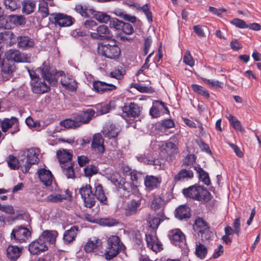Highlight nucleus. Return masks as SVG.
Listing matches in <instances>:
<instances>
[{"label": "nucleus", "mask_w": 261, "mask_h": 261, "mask_svg": "<svg viewBox=\"0 0 261 261\" xmlns=\"http://www.w3.org/2000/svg\"><path fill=\"white\" fill-rule=\"evenodd\" d=\"M57 156L64 174L67 178H73L74 171V164L71 161L72 154L66 150L63 149L57 151Z\"/></svg>", "instance_id": "nucleus-1"}, {"label": "nucleus", "mask_w": 261, "mask_h": 261, "mask_svg": "<svg viewBox=\"0 0 261 261\" xmlns=\"http://www.w3.org/2000/svg\"><path fill=\"white\" fill-rule=\"evenodd\" d=\"M185 196L198 201L207 202L211 199L210 193L204 188L200 186H192L182 190Z\"/></svg>", "instance_id": "nucleus-2"}, {"label": "nucleus", "mask_w": 261, "mask_h": 261, "mask_svg": "<svg viewBox=\"0 0 261 261\" xmlns=\"http://www.w3.org/2000/svg\"><path fill=\"white\" fill-rule=\"evenodd\" d=\"M39 153L40 149L38 148H31L23 152L21 154V162L24 163V169H22L23 172L27 173L32 165L39 163Z\"/></svg>", "instance_id": "nucleus-3"}, {"label": "nucleus", "mask_w": 261, "mask_h": 261, "mask_svg": "<svg viewBox=\"0 0 261 261\" xmlns=\"http://www.w3.org/2000/svg\"><path fill=\"white\" fill-rule=\"evenodd\" d=\"M97 51L99 55L113 60L118 59L121 54L120 48L116 44H99L97 47Z\"/></svg>", "instance_id": "nucleus-4"}, {"label": "nucleus", "mask_w": 261, "mask_h": 261, "mask_svg": "<svg viewBox=\"0 0 261 261\" xmlns=\"http://www.w3.org/2000/svg\"><path fill=\"white\" fill-rule=\"evenodd\" d=\"M123 246L120 243L119 238L116 236H111L108 240V246L105 253L106 258L108 260L113 259L118 253Z\"/></svg>", "instance_id": "nucleus-5"}, {"label": "nucleus", "mask_w": 261, "mask_h": 261, "mask_svg": "<svg viewBox=\"0 0 261 261\" xmlns=\"http://www.w3.org/2000/svg\"><path fill=\"white\" fill-rule=\"evenodd\" d=\"M31 232L27 227L22 226L14 228L11 233V239L15 243H24L31 237Z\"/></svg>", "instance_id": "nucleus-6"}, {"label": "nucleus", "mask_w": 261, "mask_h": 261, "mask_svg": "<svg viewBox=\"0 0 261 261\" xmlns=\"http://www.w3.org/2000/svg\"><path fill=\"white\" fill-rule=\"evenodd\" d=\"M79 193L84 201V205L86 207L91 208L95 205L96 198L90 185L86 184L82 186L79 190Z\"/></svg>", "instance_id": "nucleus-7"}, {"label": "nucleus", "mask_w": 261, "mask_h": 261, "mask_svg": "<svg viewBox=\"0 0 261 261\" xmlns=\"http://www.w3.org/2000/svg\"><path fill=\"white\" fill-rule=\"evenodd\" d=\"M41 75L44 80H45L50 85H56L57 82V75L59 74L62 76L64 72L61 71L58 72L56 70L50 67L49 65L44 63L40 67Z\"/></svg>", "instance_id": "nucleus-8"}, {"label": "nucleus", "mask_w": 261, "mask_h": 261, "mask_svg": "<svg viewBox=\"0 0 261 261\" xmlns=\"http://www.w3.org/2000/svg\"><path fill=\"white\" fill-rule=\"evenodd\" d=\"M193 229L198 234H201L202 240H207L212 236V232L210 230L207 223L202 218H198L196 219Z\"/></svg>", "instance_id": "nucleus-9"}, {"label": "nucleus", "mask_w": 261, "mask_h": 261, "mask_svg": "<svg viewBox=\"0 0 261 261\" xmlns=\"http://www.w3.org/2000/svg\"><path fill=\"white\" fill-rule=\"evenodd\" d=\"M50 20L60 27L71 25L74 21V19L71 16L63 13L53 14L50 16Z\"/></svg>", "instance_id": "nucleus-10"}, {"label": "nucleus", "mask_w": 261, "mask_h": 261, "mask_svg": "<svg viewBox=\"0 0 261 261\" xmlns=\"http://www.w3.org/2000/svg\"><path fill=\"white\" fill-rule=\"evenodd\" d=\"M109 179L115 186L129 193L132 185L126 182L125 178L122 177L118 173L115 172L111 174Z\"/></svg>", "instance_id": "nucleus-11"}, {"label": "nucleus", "mask_w": 261, "mask_h": 261, "mask_svg": "<svg viewBox=\"0 0 261 261\" xmlns=\"http://www.w3.org/2000/svg\"><path fill=\"white\" fill-rule=\"evenodd\" d=\"M0 66L4 80L7 81L10 79L15 69L13 62L7 58L6 60L4 59L2 61L0 59Z\"/></svg>", "instance_id": "nucleus-12"}, {"label": "nucleus", "mask_w": 261, "mask_h": 261, "mask_svg": "<svg viewBox=\"0 0 261 261\" xmlns=\"http://www.w3.org/2000/svg\"><path fill=\"white\" fill-rule=\"evenodd\" d=\"M94 114L95 111L92 109H89L73 115L76 121V123L79 124V127L82 124L88 123L92 119Z\"/></svg>", "instance_id": "nucleus-13"}, {"label": "nucleus", "mask_w": 261, "mask_h": 261, "mask_svg": "<svg viewBox=\"0 0 261 261\" xmlns=\"http://www.w3.org/2000/svg\"><path fill=\"white\" fill-rule=\"evenodd\" d=\"M5 56L7 59L16 62H29L30 58L27 55L20 53L19 50L10 49L7 51Z\"/></svg>", "instance_id": "nucleus-14"}, {"label": "nucleus", "mask_w": 261, "mask_h": 261, "mask_svg": "<svg viewBox=\"0 0 261 261\" xmlns=\"http://www.w3.org/2000/svg\"><path fill=\"white\" fill-rule=\"evenodd\" d=\"M48 250V246L39 238L32 242L29 245V250L33 255H38Z\"/></svg>", "instance_id": "nucleus-15"}, {"label": "nucleus", "mask_w": 261, "mask_h": 261, "mask_svg": "<svg viewBox=\"0 0 261 261\" xmlns=\"http://www.w3.org/2000/svg\"><path fill=\"white\" fill-rule=\"evenodd\" d=\"M168 236L171 242L176 246L182 247L185 244V236L179 229L171 230L169 231Z\"/></svg>", "instance_id": "nucleus-16"}, {"label": "nucleus", "mask_w": 261, "mask_h": 261, "mask_svg": "<svg viewBox=\"0 0 261 261\" xmlns=\"http://www.w3.org/2000/svg\"><path fill=\"white\" fill-rule=\"evenodd\" d=\"M31 88L33 92L37 94H41L48 92L50 86L44 81H42L39 78L37 80L31 82Z\"/></svg>", "instance_id": "nucleus-17"}, {"label": "nucleus", "mask_w": 261, "mask_h": 261, "mask_svg": "<svg viewBox=\"0 0 261 261\" xmlns=\"http://www.w3.org/2000/svg\"><path fill=\"white\" fill-rule=\"evenodd\" d=\"M103 143L104 141L101 135L99 134H95L93 137L91 148L99 154H102L105 150Z\"/></svg>", "instance_id": "nucleus-18"}, {"label": "nucleus", "mask_w": 261, "mask_h": 261, "mask_svg": "<svg viewBox=\"0 0 261 261\" xmlns=\"http://www.w3.org/2000/svg\"><path fill=\"white\" fill-rule=\"evenodd\" d=\"M93 87L95 91L101 94L115 90L117 88L116 86L113 84L99 81L94 82Z\"/></svg>", "instance_id": "nucleus-19"}, {"label": "nucleus", "mask_w": 261, "mask_h": 261, "mask_svg": "<svg viewBox=\"0 0 261 261\" xmlns=\"http://www.w3.org/2000/svg\"><path fill=\"white\" fill-rule=\"evenodd\" d=\"M122 111L127 116L135 118L140 115L141 108L134 102H130L128 105H124Z\"/></svg>", "instance_id": "nucleus-20"}, {"label": "nucleus", "mask_w": 261, "mask_h": 261, "mask_svg": "<svg viewBox=\"0 0 261 261\" xmlns=\"http://www.w3.org/2000/svg\"><path fill=\"white\" fill-rule=\"evenodd\" d=\"M146 241L148 247L154 252H158L163 249L162 244L155 235L146 234Z\"/></svg>", "instance_id": "nucleus-21"}, {"label": "nucleus", "mask_w": 261, "mask_h": 261, "mask_svg": "<svg viewBox=\"0 0 261 261\" xmlns=\"http://www.w3.org/2000/svg\"><path fill=\"white\" fill-rule=\"evenodd\" d=\"M58 234V232L56 230H45L41 233L39 238L47 245V244H55Z\"/></svg>", "instance_id": "nucleus-22"}, {"label": "nucleus", "mask_w": 261, "mask_h": 261, "mask_svg": "<svg viewBox=\"0 0 261 261\" xmlns=\"http://www.w3.org/2000/svg\"><path fill=\"white\" fill-rule=\"evenodd\" d=\"M161 181V177L153 175H146L144 179V184L146 188L149 191L159 187Z\"/></svg>", "instance_id": "nucleus-23"}, {"label": "nucleus", "mask_w": 261, "mask_h": 261, "mask_svg": "<svg viewBox=\"0 0 261 261\" xmlns=\"http://www.w3.org/2000/svg\"><path fill=\"white\" fill-rule=\"evenodd\" d=\"M141 199H133L129 201L124 209V215L129 216L136 214L141 205Z\"/></svg>", "instance_id": "nucleus-24"}, {"label": "nucleus", "mask_w": 261, "mask_h": 261, "mask_svg": "<svg viewBox=\"0 0 261 261\" xmlns=\"http://www.w3.org/2000/svg\"><path fill=\"white\" fill-rule=\"evenodd\" d=\"M95 189V197L100 202L101 204L108 205V200L105 193L103 187L101 184L97 182L94 185Z\"/></svg>", "instance_id": "nucleus-25"}, {"label": "nucleus", "mask_w": 261, "mask_h": 261, "mask_svg": "<svg viewBox=\"0 0 261 261\" xmlns=\"http://www.w3.org/2000/svg\"><path fill=\"white\" fill-rule=\"evenodd\" d=\"M17 41L18 47L23 50L32 48L35 44L33 39L28 36H18Z\"/></svg>", "instance_id": "nucleus-26"}, {"label": "nucleus", "mask_w": 261, "mask_h": 261, "mask_svg": "<svg viewBox=\"0 0 261 261\" xmlns=\"http://www.w3.org/2000/svg\"><path fill=\"white\" fill-rule=\"evenodd\" d=\"M38 174L40 181L46 187L49 186L53 182V177L49 170L44 168L40 169L38 171Z\"/></svg>", "instance_id": "nucleus-27"}, {"label": "nucleus", "mask_w": 261, "mask_h": 261, "mask_svg": "<svg viewBox=\"0 0 261 261\" xmlns=\"http://www.w3.org/2000/svg\"><path fill=\"white\" fill-rule=\"evenodd\" d=\"M102 245L100 240L95 237L90 238L85 245L84 249L87 253L95 252L99 249Z\"/></svg>", "instance_id": "nucleus-28"}, {"label": "nucleus", "mask_w": 261, "mask_h": 261, "mask_svg": "<svg viewBox=\"0 0 261 261\" xmlns=\"http://www.w3.org/2000/svg\"><path fill=\"white\" fill-rule=\"evenodd\" d=\"M96 33H91L90 36L94 39H99L102 38H110V30L108 27L104 24L99 25L96 28Z\"/></svg>", "instance_id": "nucleus-29"}, {"label": "nucleus", "mask_w": 261, "mask_h": 261, "mask_svg": "<svg viewBox=\"0 0 261 261\" xmlns=\"http://www.w3.org/2000/svg\"><path fill=\"white\" fill-rule=\"evenodd\" d=\"M22 250V247L9 245L7 249V256L9 259L15 261L20 257Z\"/></svg>", "instance_id": "nucleus-30"}, {"label": "nucleus", "mask_w": 261, "mask_h": 261, "mask_svg": "<svg viewBox=\"0 0 261 261\" xmlns=\"http://www.w3.org/2000/svg\"><path fill=\"white\" fill-rule=\"evenodd\" d=\"M138 160L148 165H152L155 168L160 170L165 168V164L160 159H148L145 154L137 156Z\"/></svg>", "instance_id": "nucleus-31"}, {"label": "nucleus", "mask_w": 261, "mask_h": 261, "mask_svg": "<svg viewBox=\"0 0 261 261\" xmlns=\"http://www.w3.org/2000/svg\"><path fill=\"white\" fill-rule=\"evenodd\" d=\"M75 10L85 17H90L93 14V9L86 5L77 4L75 6Z\"/></svg>", "instance_id": "nucleus-32"}, {"label": "nucleus", "mask_w": 261, "mask_h": 261, "mask_svg": "<svg viewBox=\"0 0 261 261\" xmlns=\"http://www.w3.org/2000/svg\"><path fill=\"white\" fill-rule=\"evenodd\" d=\"M61 84L63 87L71 91L76 89V82L71 76H64L61 80Z\"/></svg>", "instance_id": "nucleus-33"}, {"label": "nucleus", "mask_w": 261, "mask_h": 261, "mask_svg": "<svg viewBox=\"0 0 261 261\" xmlns=\"http://www.w3.org/2000/svg\"><path fill=\"white\" fill-rule=\"evenodd\" d=\"M79 231L77 226L71 227L69 230H66L63 235V240L66 243H70L75 240Z\"/></svg>", "instance_id": "nucleus-34"}, {"label": "nucleus", "mask_w": 261, "mask_h": 261, "mask_svg": "<svg viewBox=\"0 0 261 261\" xmlns=\"http://www.w3.org/2000/svg\"><path fill=\"white\" fill-rule=\"evenodd\" d=\"M190 215V208L185 205L179 206L175 210V216L179 220L189 218Z\"/></svg>", "instance_id": "nucleus-35"}, {"label": "nucleus", "mask_w": 261, "mask_h": 261, "mask_svg": "<svg viewBox=\"0 0 261 261\" xmlns=\"http://www.w3.org/2000/svg\"><path fill=\"white\" fill-rule=\"evenodd\" d=\"M119 132V129L117 128L114 124H108L104 128L102 132L106 137L110 139L116 138Z\"/></svg>", "instance_id": "nucleus-36"}, {"label": "nucleus", "mask_w": 261, "mask_h": 261, "mask_svg": "<svg viewBox=\"0 0 261 261\" xmlns=\"http://www.w3.org/2000/svg\"><path fill=\"white\" fill-rule=\"evenodd\" d=\"M194 174L191 170H187L182 169L180 170L179 172L175 175L174 177V181L177 182L185 179H191L193 177Z\"/></svg>", "instance_id": "nucleus-37"}, {"label": "nucleus", "mask_w": 261, "mask_h": 261, "mask_svg": "<svg viewBox=\"0 0 261 261\" xmlns=\"http://www.w3.org/2000/svg\"><path fill=\"white\" fill-rule=\"evenodd\" d=\"M21 160L22 155L19 160L16 157L10 155L8 160V164L12 169H17L19 166L22 167V169H24V163L23 162H21Z\"/></svg>", "instance_id": "nucleus-38"}, {"label": "nucleus", "mask_w": 261, "mask_h": 261, "mask_svg": "<svg viewBox=\"0 0 261 261\" xmlns=\"http://www.w3.org/2000/svg\"><path fill=\"white\" fill-rule=\"evenodd\" d=\"M194 169L198 174L200 180L202 181L205 185L209 186L211 184V180L208 174L199 166H195Z\"/></svg>", "instance_id": "nucleus-39"}, {"label": "nucleus", "mask_w": 261, "mask_h": 261, "mask_svg": "<svg viewBox=\"0 0 261 261\" xmlns=\"http://www.w3.org/2000/svg\"><path fill=\"white\" fill-rule=\"evenodd\" d=\"M114 14L116 16L132 23H135L136 21V17L135 16L126 14L123 10L120 9H115L114 11Z\"/></svg>", "instance_id": "nucleus-40"}, {"label": "nucleus", "mask_w": 261, "mask_h": 261, "mask_svg": "<svg viewBox=\"0 0 261 261\" xmlns=\"http://www.w3.org/2000/svg\"><path fill=\"white\" fill-rule=\"evenodd\" d=\"M161 147L162 149L165 150L166 152L170 155L176 153L177 152L176 146L174 143L171 142L163 143Z\"/></svg>", "instance_id": "nucleus-41"}, {"label": "nucleus", "mask_w": 261, "mask_h": 261, "mask_svg": "<svg viewBox=\"0 0 261 261\" xmlns=\"http://www.w3.org/2000/svg\"><path fill=\"white\" fill-rule=\"evenodd\" d=\"M92 16H94L97 21L101 23H107L110 22L111 18V16L107 13L102 12H97L94 10H93V14H92Z\"/></svg>", "instance_id": "nucleus-42"}, {"label": "nucleus", "mask_w": 261, "mask_h": 261, "mask_svg": "<svg viewBox=\"0 0 261 261\" xmlns=\"http://www.w3.org/2000/svg\"><path fill=\"white\" fill-rule=\"evenodd\" d=\"M17 119L15 117L11 119H5L3 122H0L3 132H6L8 129L15 124H17Z\"/></svg>", "instance_id": "nucleus-43"}, {"label": "nucleus", "mask_w": 261, "mask_h": 261, "mask_svg": "<svg viewBox=\"0 0 261 261\" xmlns=\"http://www.w3.org/2000/svg\"><path fill=\"white\" fill-rule=\"evenodd\" d=\"M35 6L36 4L33 1H24L22 4V12L27 14H30L34 11Z\"/></svg>", "instance_id": "nucleus-44"}, {"label": "nucleus", "mask_w": 261, "mask_h": 261, "mask_svg": "<svg viewBox=\"0 0 261 261\" xmlns=\"http://www.w3.org/2000/svg\"><path fill=\"white\" fill-rule=\"evenodd\" d=\"M3 4L7 10L14 11L20 8V4L18 0H3Z\"/></svg>", "instance_id": "nucleus-45"}, {"label": "nucleus", "mask_w": 261, "mask_h": 261, "mask_svg": "<svg viewBox=\"0 0 261 261\" xmlns=\"http://www.w3.org/2000/svg\"><path fill=\"white\" fill-rule=\"evenodd\" d=\"M164 203V201L159 196H154L151 202V208L156 211L161 208Z\"/></svg>", "instance_id": "nucleus-46"}, {"label": "nucleus", "mask_w": 261, "mask_h": 261, "mask_svg": "<svg viewBox=\"0 0 261 261\" xmlns=\"http://www.w3.org/2000/svg\"><path fill=\"white\" fill-rule=\"evenodd\" d=\"M9 20L11 23L17 26L23 25L25 23V18L21 15H10Z\"/></svg>", "instance_id": "nucleus-47"}, {"label": "nucleus", "mask_w": 261, "mask_h": 261, "mask_svg": "<svg viewBox=\"0 0 261 261\" xmlns=\"http://www.w3.org/2000/svg\"><path fill=\"white\" fill-rule=\"evenodd\" d=\"M191 87L195 92L197 93L206 98L210 97L208 91L204 87L197 84L192 85Z\"/></svg>", "instance_id": "nucleus-48"}, {"label": "nucleus", "mask_w": 261, "mask_h": 261, "mask_svg": "<svg viewBox=\"0 0 261 261\" xmlns=\"http://www.w3.org/2000/svg\"><path fill=\"white\" fill-rule=\"evenodd\" d=\"M229 123L234 129L240 132H243L244 129L242 126L241 123L234 116L230 115L228 117Z\"/></svg>", "instance_id": "nucleus-49"}, {"label": "nucleus", "mask_w": 261, "mask_h": 261, "mask_svg": "<svg viewBox=\"0 0 261 261\" xmlns=\"http://www.w3.org/2000/svg\"><path fill=\"white\" fill-rule=\"evenodd\" d=\"M195 253L198 257L204 258L207 254V248L204 245L199 243L196 245Z\"/></svg>", "instance_id": "nucleus-50"}, {"label": "nucleus", "mask_w": 261, "mask_h": 261, "mask_svg": "<svg viewBox=\"0 0 261 261\" xmlns=\"http://www.w3.org/2000/svg\"><path fill=\"white\" fill-rule=\"evenodd\" d=\"M76 121L74 119V115L72 119H68L61 122V125L67 128H75L79 127V124H76Z\"/></svg>", "instance_id": "nucleus-51"}, {"label": "nucleus", "mask_w": 261, "mask_h": 261, "mask_svg": "<svg viewBox=\"0 0 261 261\" xmlns=\"http://www.w3.org/2000/svg\"><path fill=\"white\" fill-rule=\"evenodd\" d=\"M109 22V27L116 30H121L123 26V22L116 18H111Z\"/></svg>", "instance_id": "nucleus-52"}, {"label": "nucleus", "mask_w": 261, "mask_h": 261, "mask_svg": "<svg viewBox=\"0 0 261 261\" xmlns=\"http://www.w3.org/2000/svg\"><path fill=\"white\" fill-rule=\"evenodd\" d=\"M14 34L11 31H5L0 33V43L8 40H12L14 38Z\"/></svg>", "instance_id": "nucleus-53"}, {"label": "nucleus", "mask_w": 261, "mask_h": 261, "mask_svg": "<svg viewBox=\"0 0 261 261\" xmlns=\"http://www.w3.org/2000/svg\"><path fill=\"white\" fill-rule=\"evenodd\" d=\"M161 220L155 217H150L148 219V223L150 227L153 229H156L160 224Z\"/></svg>", "instance_id": "nucleus-54"}, {"label": "nucleus", "mask_w": 261, "mask_h": 261, "mask_svg": "<svg viewBox=\"0 0 261 261\" xmlns=\"http://www.w3.org/2000/svg\"><path fill=\"white\" fill-rule=\"evenodd\" d=\"M183 62L187 65L193 67L194 65V61L190 51L187 50L183 58Z\"/></svg>", "instance_id": "nucleus-55"}, {"label": "nucleus", "mask_w": 261, "mask_h": 261, "mask_svg": "<svg viewBox=\"0 0 261 261\" xmlns=\"http://www.w3.org/2000/svg\"><path fill=\"white\" fill-rule=\"evenodd\" d=\"M84 171L85 174L87 176H91L93 174H95L97 173V167L92 165H88L84 169Z\"/></svg>", "instance_id": "nucleus-56"}, {"label": "nucleus", "mask_w": 261, "mask_h": 261, "mask_svg": "<svg viewBox=\"0 0 261 261\" xmlns=\"http://www.w3.org/2000/svg\"><path fill=\"white\" fill-rule=\"evenodd\" d=\"M231 23L239 28L245 29L247 28L248 27V24L244 20L239 18L232 19Z\"/></svg>", "instance_id": "nucleus-57"}, {"label": "nucleus", "mask_w": 261, "mask_h": 261, "mask_svg": "<svg viewBox=\"0 0 261 261\" xmlns=\"http://www.w3.org/2000/svg\"><path fill=\"white\" fill-rule=\"evenodd\" d=\"M196 160V156L194 154H188L183 161V165L185 166L192 165Z\"/></svg>", "instance_id": "nucleus-58"}, {"label": "nucleus", "mask_w": 261, "mask_h": 261, "mask_svg": "<svg viewBox=\"0 0 261 261\" xmlns=\"http://www.w3.org/2000/svg\"><path fill=\"white\" fill-rule=\"evenodd\" d=\"M122 30L124 33L126 35H130L134 32V28L132 24L129 23H124L123 22V26H122Z\"/></svg>", "instance_id": "nucleus-59"}, {"label": "nucleus", "mask_w": 261, "mask_h": 261, "mask_svg": "<svg viewBox=\"0 0 261 261\" xmlns=\"http://www.w3.org/2000/svg\"><path fill=\"white\" fill-rule=\"evenodd\" d=\"M141 9L142 10V11L144 13V14L146 16V17H147L148 21L150 22H152V13L149 10L148 5L145 4V5H143L141 8Z\"/></svg>", "instance_id": "nucleus-60"}, {"label": "nucleus", "mask_w": 261, "mask_h": 261, "mask_svg": "<svg viewBox=\"0 0 261 261\" xmlns=\"http://www.w3.org/2000/svg\"><path fill=\"white\" fill-rule=\"evenodd\" d=\"M233 229L235 230V233L239 236L241 231L240 218H237L234 219L233 223Z\"/></svg>", "instance_id": "nucleus-61"}, {"label": "nucleus", "mask_w": 261, "mask_h": 261, "mask_svg": "<svg viewBox=\"0 0 261 261\" xmlns=\"http://www.w3.org/2000/svg\"><path fill=\"white\" fill-rule=\"evenodd\" d=\"M161 125L163 127L170 128L174 126V122L172 119H167L162 120Z\"/></svg>", "instance_id": "nucleus-62"}, {"label": "nucleus", "mask_w": 261, "mask_h": 261, "mask_svg": "<svg viewBox=\"0 0 261 261\" xmlns=\"http://www.w3.org/2000/svg\"><path fill=\"white\" fill-rule=\"evenodd\" d=\"M61 196L59 194H51L48 196L46 198V200L51 202H57L61 201Z\"/></svg>", "instance_id": "nucleus-63"}, {"label": "nucleus", "mask_w": 261, "mask_h": 261, "mask_svg": "<svg viewBox=\"0 0 261 261\" xmlns=\"http://www.w3.org/2000/svg\"><path fill=\"white\" fill-rule=\"evenodd\" d=\"M84 24L86 29L94 30V28L96 27L97 23L93 20H87Z\"/></svg>", "instance_id": "nucleus-64"}]
</instances>
